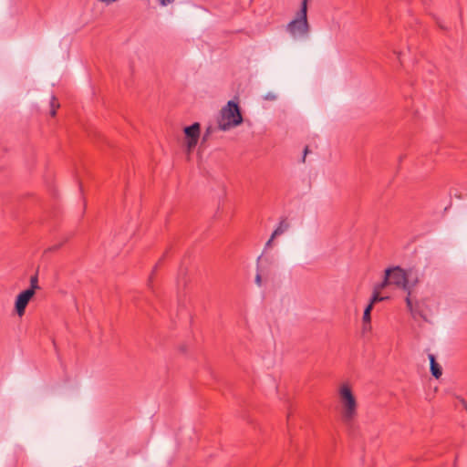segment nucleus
Wrapping results in <instances>:
<instances>
[{
  "label": "nucleus",
  "instance_id": "nucleus-6",
  "mask_svg": "<svg viewBox=\"0 0 467 467\" xmlns=\"http://www.w3.org/2000/svg\"><path fill=\"white\" fill-rule=\"evenodd\" d=\"M33 296L32 290H25L16 296L15 307L19 317L25 314L26 307Z\"/></svg>",
  "mask_w": 467,
  "mask_h": 467
},
{
  "label": "nucleus",
  "instance_id": "nucleus-5",
  "mask_svg": "<svg viewBox=\"0 0 467 467\" xmlns=\"http://www.w3.org/2000/svg\"><path fill=\"white\" fill-rule=\"evenodd\" d=\"M405 301L407 307L409 308L414 319L420 317L423 320L428 321L430 309L425 300L416 301L413 303L411 298V292L409 291V295H407Z\"/></svg>",
  "mask_w": 467,
  "mask_h": 467
},
{
  "label": "nucleus",
  "instance_id": "nucleus-9",
  "mask_svg": "<svg viewBox=\"0 0 467 467\" xmlns=\"http://www.w3.org/2000/svg\"><path fill=\"white\" fill-rule=\"evenodd\" d=\"M372 309H373V307L371 306V305H368L366 306V308L364 309L363 317H362L364 329L370 327V322H371L370 314H371Z\"/></svg>",
  "mask_w": 467,
  "mask_h": 467
},
{
  "label": "nucleus",
  "instance_id": "nucleus-8",
  "mask_svg": "<svg viewBox=\"0 0 467 467\" xmlns=\"http://www.w3.org/2000/svg\"><path fill=\"white\" fill-rule=\"evenodd\" d=\"M429 359H430V365H431V375L436 378V379H439L442 372H441V368L440 367V365L436 362V359H435V357L434 355L432 354H430L429 355Z\"/></svg>",
  "mask_w": 467,
  "mask_h": 467
},
{
  "label": "nucleus",
  "instance_id": "nucleus-2",
  "mask_svg": "<svg viewBox=\"0 0 467 467\" xmlns=\"http://www.w3.org/2000/svg\"><path fill=\"white\" fill-rule=\"evenodd\" d=\"M341 420L350 425L358 416V401L348 383H342L338 389Z\"/></svg>",
  "mask_w": 467,
  "mask_h": 467
},
{
  "label": "nucleus",
  "instance_id": "nucleus-4",
  "mask_svg": "<svg viewBox=\"0 0 467 467\" xmlns=\"http://www.w3.org/2000/svg\"><path fill=\"white\" fill-rule=\"evenodd\" d=\"M387 270H390L389 277L390 284L395 285L399 287H402L409 294V291H410V278L412 275V270L405 272L400 266L388 268Z\"/></svg>",
  "mask_w": 467,
  "mask_h": 467
},
{
  "label": "nucleus",
  "instance_id": "nucleus-21",
  "mask_svg": "<svg viewBox=\"0 0 467 467\" xmlns=\"http://www.w3.org/2000/svg\"><path fill=\"white\" fill-rule=\"evenodd\" d=\"M418 282V278L417 276L414 277L413 281H412V285H415Z\"/></svg>",
  "mask_w": 467,
  "mask_h": 467
},
{
  "label": "nucleus",
  "instance_id": "nucleus-14",
  "mask_svg": "<svg viewBox=\"0 0 467 467\" xmlns=\"http://www.w3.org/2000/svg\"><path fill=\"white\" fill-rule=\"evenodd\" d=\"M288 229V223L285 221L280 223V225L272 234H283Z\"/></svg>",
  "mask_w": 467,
  "mask_h": 467
},
{
  "label": "nucleus",
  "instance_id": "nucleus-10",
  "mask_svg": "<svg viewBox=\"0 0 467 467\" xmlns=\"http://www.w3.org/2000/svg\"><path fill=\"white\" fill-rule=\"evenodd\" d=\"M387 298H388L387 296L385 297V296H380V291H379L378 288H374L373 294H372V296H371V299H370V302L368 305H371V306L373 307L374 304H376L378 302H381Z\"/></svg>",
  "mask_w": 467,
  "mask_h": 467
},
{
  "label": "nucleus",
  "instance_id": "nucleus-3",
  "mask_svg": "<svg viewBox=\"0 0 467 467\" xmlns=\"http://www.w3.org/2000/svg\"><path fill=\"white\" fill-rule=\"evenodd\" d=\"M286 32L294 40L306 38L310 32L307 20V0H303L295 18L285 27Z\"/></svg>",
  "mask_w": 467,
  "mask_h": 467
},
{
  "label": "nucleus",
  "instance_id": "nucleus-1",
  "mask_svg": "<svg viewBox=\"0 0 467 467\" xmlns=\"http://www.w3.org/2000/svg\"><path fill=\"white\" fill-rule=\"evenodd\" d=\"M243 122V116L236 102L230 100L222 108L217 117V127H208L205 137L213 132L216 129L226 131L239 126Z\"/></svg>",
  "mask_w": 467,
  "mask_h": 467
},
{
  "label": "nucleus",
  "instance_id": "nucleus-15",
  "mask_svg": "<svg viewBox=\"0 0 467 467\" xmlns=\"http://www.w3.org/2000/svg\"><path fill=\"white\" fill-rule=\"evenodd\" d=\"M67 242L66 238H62L61 240L57 241L54 245L47 248V251H57L65 243Z\"/></svg>",
  "mask_w": 467,
  "mask_h": 467
},
{
  "label": "nucleus",
  "instance_id": "nucleus-19",
  "mask_svg": "<svg viewBox=\"0 0 467 467\" xmlns=\"http://www.w3.org/2000/svg\"><path fill=\"white\" fill-rule=\"evenodd\" d=\"M275 236H276V235H275V234H272V235H271V238L267 241V243H266V244H265V247H266V248H268V247H270V246H271L272 242H273V240H274V238H275Z\"/></svg>",
  "mask_w": 467,
  "mask_h": 467
},
{
  "label": "nucleus",
  "instance_id": "nucleus-17",
  "mask_svg": "<svg viewBox=\"0 0 467 467\" xmlns=\"http://www.w3.org/2000/svg\"><path fill=\"white\" fill-rule=\"evenodd\" d=\"M255 283L258 285H261L262 284V277H261V273H257L256 276H255Z\"/></svg>",
  "mask_w": 467,
  "mask_h": 467
},
{
  "label": "nucleus",
  "instance_id": "nucleus-7",
  "mask_svg": "<svg viewBox=\"0 0 467 467\" xmlns=\"http://www.w3.org/2000/svg\"><path fill=\"white\" fill-rule=\"evenodd\" d=\"M184 133L187 138V147L191 150L197 144L200 136V124L198 122L193 123L184 129Z\"/></svg>",
  "mask_w": 467,
  "mask_h": 467
},
{
  "label": "nucleus",
  "instance_id": "nucleus-18",
  "mask_svg": "<svg viewBox=\"0 0 467 467\" xmlns=\"http://www.w3.org/2000/svg\"><path fill=\"white\" fill-rule=\"evenodd\" d=\"M98 1L100 2V3H103V4L107 5H109L112 4V3L117 2L118 0H98Z\"/></svg>",
  "mask_w": 467,
  "mask_h": 467
},
{
  "label": "nucleus",
  "instance_id": "nucleus-13",
  "mask_svg": "<svg viewBox=\"0 0 467 467\" xmlns=\"http://www.w3.org/2000/svg\"><path fill=\"white\" fill-rule=\"evenodd\" d=\"M50 115L52 117L56 116L57 109L59 108V103L57 102V99L55 96H52L51 101H50Z\"/></svg>",
  "mask_w": 467,
  "mask_h": 467
},
{
  "label": "nucleus",
  "instance_id": "nucleus-12",
  "mask_svg": "<svg viewBox=\"0 0 467 467\" xmlns=\"http://www.w3.org/2000/svg\"><path fill=\"white\" fill-rule=\"evenodd\" d=\"M38 285V277L37 275H34L30 277V287L27 290H32L33 295H35L36 290L39 289Z\"/></svg>",
  "mask_w": 467,
  "mask_h": 467
},
{
  "label": "nucleus",
  "instance_id": "nucleus-11",
  "mask_svg": "<svg viewBox=\"0 0 467 467\" xmlns=\"http://www.w3.org/2000/svg\"><path fill=\"white\" fill-rule=\"evenodd\" d=\"M389 274H390V270H385L384 279L382 280L381 283L376 285L374 288H378L379 291H380L381 289L385 288L388 285H391L389 278Z\"/></svg>",
  "mask_w": 467,
  "mask_h": 467
},
{
  "label": "nucleus",
  "instance_id": "nucleus-20",
  "mask_svg": "<svg viewBox=\"0 0 467 467\" xmlns=\"http://www.w3.org/2000/svg\"><path fill=\"white\" fill-rule=\"evenodd\" d=\"M157 266H158V265H155V267H154V269H153V271H152V274H151V275L150 276L149 283H148V285H149V286H150V285H151V282H152V275H153V274L155 273V271H156V269H157Z\"/></svg>",
  "mask_w": 467,
  "mask_h": 467
},
{
  "label": "nucleus",
  "instance_id": "nucleus-16",
  "mask_svg": "<svg viewBox=\"0 0 467 467\" xmlns=\"http://www.w3.org/2000/svg\"><path fill=\"white\" fill-rule=\"evenodd\" d=\"M161 6H167L172 4L175 0H157Z\"/></svg>",
  "mask_w": 467,
  "mask_h": 467
}]
</instances>
